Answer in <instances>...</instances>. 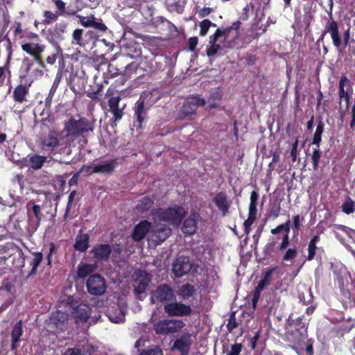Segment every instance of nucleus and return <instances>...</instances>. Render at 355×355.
Returning <instances> with one entry per match:
<instances>
[{
  "label": "nucleus",
  "instance_id": "nucleus-1",
  "mask_svg": "<svg viewBox=\"0 0 355 355\" xmlns=\"http://www.w3.org/2000/svg\"><path fill=\"white\" fill-rule=\"evenodd\" d=\"M241 22L237 21L224 30L218 28L216 32L209 36V47L207 49V55L209 57L215 55L220 49V44H224V47H233L234 44L230 43V36L236 37Z\"/></svg>",
  "mask_w": 355,
  "mask_h": 355
},
{
  "label": "nucleus",
  "instance_id": "nucleus-2",
  "mask_svg": "<svg viewBox=\"0 0 355 355\" xmlns=\"http://www.w3.org/2000/svg\"><path fill=\"white\" fill-rule=\"evenodd\" d=\"M94 130V123L86 118H80L76 120L71 118L64 123L63 132L64 138L67 139L68 144L70 146L74 138L81 134L92 132Z\"/></svg>",
  "mask_w": 355,
  "mask_h": 355
},
{
  "label": "nucleus",
  "instance_id": "nucleus-3",
  "mask_svg": "<svg viewBox=\"0 0 355 355\" xmlns=\"http://www.w3.org/2000/svg\"><path fill=\"white\" fill-rule=\"evenodd\" d=\"M187 211L178 205L171 206L166 209H159L153 212L155 223L166 222L169 225L178 227L180 225Z\"/></svg>",
  "mask_w": 355,
  "mask_h": 355
},
{
  "label": "nucleus",
  "instance_id": "nucleus-4",
  "mask_svg": "<svg viewBox=\"0 0 355 355\" xmlns=\"http://www.w3.org/2000/svg\"><path fill=\"white\" fill-rule=\"evenodd\" d=\"M185 326V323L180 319H164L155 321L153 328L158 335L168 336L179 332Z\"/></svg>",
  "mask_w": 355,
  "mask_h": 355
},
{
  "label": "nucleus",
  "instance_id": "nucleus-5",
  "mask_svg": "<svg viewBox=\"0 0 355 355\" xmlns=\"http://www.w3.org/2000/svg\"><path fill=\"white\" fill-rule=\"evenodd\" d=\"M21 47L24 51L33 58L42 55L46 49V46L41 42L39 36L33 33H30L27 35V38L23 40Z\"/></svg>",
  "mask_w": 355,
  "mask_h": 355
},
{
  "label": "nucleus",
  "instance_id": "nucleus-6",
  "mask_svg": "<svg viewBox=\"0 0 355 355\" xmlns=\"http://www.w3.org/2000/svg\"><path fill=\"white\" fill-rule=\"evenodd\" d=\"M59 147H60V152L65 148H68L67 154L71 153V150L69 149V146L68 144V140L67 139L64 138V135H61L58 139V135L55 132H50L42 140V148L46 151H53Z\"/></svg>",
  "mask_w": 355,
  "mask_h": 355
},
{
  "label": "nucleus",
  "instance_id": "nucleus-7",
  "mask_svg": "<svg viewBox=\"0 0 355 355\" xmlns=\"http://www.w3.org/2000/svg\"><path fill=\"white\" fill-rule=\"evenodd\" d=\"M333 232L335 236L355 254V231L346 226L335 225Z\"/></svg>",
  "mask_w": 355,
  "mask_h": 355
},
{
  "label": "nucleus",
  "instance_id": "nucleus-8",
  "mask_svg": "<svg viewBox=\"0 0 355 355\" xmlns=\"http://www.w3.org/2000/svg\"><path fill=\"white\" fill-rule=\"evenodd\" d=\"M67 303L73 308L71 314L76 324L80 325L87 321L90 315L91 309L87 304H80L76 305V303L73 302V297L72 296L68 297Z\"/></svg>",
  "mask_w": 355,
  "mask_h": 355
},
{
  "label": "nucleus",
  "instance_id": "nucleus-9",
  "mask_svg": "<svg viewBox=\"0 0 355 355\" xmlns=\"http://www.w3.org/2000/svg\"><path fill=\"white\" fill-rule=\"evenodd\" d=\"M133 280L135 293L137 297L141 300L143 298L141 295L145 293L151 281V275L145 270H139L135 272Z\"/></svg>",
  "mask_w": 355,
  "mask_h": 355
},
{
  "label": "nucleus",
  "instance_id": "nucleus-10",
  "mask_svg": "<svg viewBox=\"0 0 355 355\" xmlns=\"http://www.w3.org/2000/svg\"><path fill=\"white\" fill-rule=\"evenodd\" d=\"M155 227L150 232L148 236L149 242L157 245L164 241L171 234V230L166 225H162L161 223H155Z\"/></svg>",
  "mask_w": 355,
  "mask_h": 355
},
{
  "label": "nucleus",
  "instance_id": "nucleus-11",
  "mask_svg": "<svg viewBox=\"0 0 355 355\" xmlns=\"http://www.w3.org/2000/svg\"><path fill=\"white\" fill-rule=\"evenodd\" d=\"M164 309L165 313L169 316H188L191 313V308L190 306L178 301L166 303L164 306Z\"/></svg>",
  "mask_w": 355,
  "mask_h": 355
},
{
  "label": "nucleus",
  "instance_id": "nucleus-12",
  "mask_svg": "<svg viewBox=\"0 0 355 355\" xmlns=\"http://www.w3.org/2000/svg\"><path fill=\"white\" fill-rule=\"evenodd\" d=\"M175 299L173 289L167 284L159 286L152 293L150 301L153 304L170 301Z\"/></svg>",
  "mask_w": 355,
  "mask_h": 355
},
{
  "label": "nucleus",
  "instance_id": "nucleus-13",
  "mask_svg": "<svg viewBox=\"0 0 355 355\" xmlns=\"http://www.w3.org/2000/svg\"><path fill=\"white\" fill-rule=\"evenodd\" d=\"M87 287L92 295H99L105 293L106 284L104 279L99 275L89 276L87 281Z\"/></svg>",
  "mask_w": 355,
  "mask_h": 355
},
{
  "label": "nucleus",
  "instance_id": "nucleus-14",
  "mask_svg": "<svg viewBox=\"0 0 355 355\" xmlns=\"http://www.w3.org/2000/svg\"><path fill=\"white\" fill-rule=\"evenodd\" d=\"M67 320L68 315L65 312L59 310L52 313L49 320V330L52 331L63 330Z\"/></svg>",
  "mask_w": 355,
  "mask_h": 355
},
{
  "label": "nucleus",
  "instance_id": "nucleus-15",
  "mask_svg": "<svg viewBox=\"0 0 355 355\" xmlns=\"http://www.w3.org/2000/svg\"><path fill=\"white\" fill-rule=\"evenodd\" d=\"M192 335L189 332H184L173 343V349L178 351L181 355H188L190 347L192 344Z\"/></svg>",
  "mask_w": 355,
  "mask_h": 355
},
{
  "label": "nucleus",
  "instance_id": "nucleus-16",
  "mask_svg": "<svg viewBox=\"0 0 355 355\" xmlns=\"http://www.w3.org/2000/svg\"><path fill=\"white\" fill-rule=\"evenodd\" d=\"M205 100L199 96H189L182 107V113L185 116L191 115L195 113L197 107L205 105Z\"/></svg>",
  "mask_w": 355,
  "mask_h": 355
},
{
  "label": "nucleus",
  "instance_id": "nucleus-17",
  "mask_svg": "<svg viewBox=\"0 0 355 355\" xmlns=\"http://www.w3.org/2000/svg\"><path fill=\"white\" fill-rule=\"evenodd\" d=\"M191 269V263L187 257H178L173 265V270L175 275L181 277L188 273Z\"/></svg>",
  "mask_w": 355,
  "mask_h": 355
},
{
  "label": "nucleus",
  "instance_id": "nucleus-18",
  "mask_svg": "<svg viewBox=\"0 0 355 355\" xmlns=\"http://www.w3.org/2000/svg\"><path fill=\"white\" fill-rule=\"evenodd\" d=\"M326 33L330 34L334 45L337 49L340 48L341 46V40L339 35L338 24L336 21L332 19L327 24L325 31L322 33V37Z\"/></svg>",
  "mask_w": 355,
  "mask_h": 355
},
{
  "label": "nucleus",
  "instance_id": "nucleus-19",
  "mask_svg": "<svg viewBox=\"0 0 355 355\" xmlns=\"http://www.w3.org/2000/svg\"><path fill=\"white\" fill-rule=\"evenodd\" d=\"M352 93L351 83L345 77H341L339 81V98L340 101H344L346 104V107L349 106V95Z\"/></svg>",
  "mask_w": 355,
  "mask_h": 355
},
{
  "label": "nucleus",
  "instance_id": "nucleus-20",
  "mask_svg": "<svg viewBox=\"0 0 355 355\" xmlns=\"http://www.w3.org/2000/svg\"><path fill=\"white\" fill-rule=\"evenodd\" d=\"M125 310L126 306L125 305H117L115 308L112 307L108 309L107 315L111 322L119 323L124 320Z\"/></svg>",
  "mask_w": 355,
  "mask_h": 355
},
{
  "label": "nucleus",
  "instance_id": "nucleus-21",
  "mask_svg": "<svg viewBox=\"0 0 355 355\" xmlns=\"http://www.w3.org/2000/svg\"><path fill=\"white\" fill-rule=\"evenodd\" d=\"M200 216L198 213L191 214L189 218H187L182 226V231L187 234H193L196 232L197 228L198 221L200 220Z\"/></svg>",
  "mask_w": 355,
  "mask_h": 355
},
{
  "label": "nucleus",
  "instance_id": "nucleus-22",
  "mask_svg": "<svg viewBox=\"0 0 355 355\" xmlns=\"http://www.w3.org/2000/svg\"><path fill=\"white\" fill-rule=\"evenodd\" d=\"M114 168V162L103 161L89 166L87 171L89 173H107L112 172Z\"/></svg>",
  "mask_w": 355,
  "mask_h": 355
},
{
  "label": "nucleus",
  "instance_id": "nucleus-23",
  "mask_svg": "<svg viewBox=\"0 0 355 355\" xmlns=\"http://www.w3.org/2000/svg\"><path fill=\"white\" fill-rule=\"evenodd\" d=\"M151 228L150 223L147 220L141 221L139 223L134 230L132 234V239L135 241H139L144 239L147 233L150 234Z\"/></svg>",
  "mask_w": 355,
  "mask_h": 355
},
{
  "label": "nucleus",
  "instance_id": "nucleus-24",
  "mask_svg": "<svg viewBox=\"0 0 355 355\" xmlns=\"http://www.w3.org/2000/svg\"><path fill=\"white\" fill-rule=\"evenodd\" d=\"M214 202L223 216L229 213V208L231 205V200H229L227 196L223 193H218L214 198Z\"/></svg>",
  "mask_w": 355,
  "mask_h": 355
},
{
  "label": "nucleus",
  "instance_id": "nucleus-25",
  "mask_svg": "<svg viewBox=\"0 0 355 355\" xmlns=\"http://www.w3.org/2000/svg\"><path fill=\"white\" fill-rule=\"evenodd\" d=\"M120 101V96L112 97L108 101L110 111L113 114L115 121L121 120L123 114V110L125 106L122 108L119 107Z\"/></svg>",
  "mask_w": 355,
  "mask_h": 355
},
{
  "label": "nucleus",
  "instance_id": "nucleus-26",
  "mask_svg": "<svg viewBox=\"0 0 355 355\" xmlns=\"http://www.w3.org/2000/svg\"><path fill=\"white\" fill-rule=\"evenodd\" d=\"M148 109L149 106L145 104L144 101L137 102L135 107V116L139 123V128H141V124L146 118V111Z\"/></svg>",
  "mask_w": 355,
  "mask_h": 355
},
{
  "label": "nucleus",
  "instance_id": "nucleus-27",
  "mask_svg": "<svg viewBox=\"0 0 355 355\" xmlns=\"http://www.w3.org/2000/svg\"><path fill=\"white\" fill-rule=\"evenodd\" d=\"M46 161V157L37 154L29 155L26 159V162H28V165L33 169L41 168Z\"/></svg>",
  "mask_w": 355,
  "mask_h": 355
},
{
  "label": "nucleus",
  "instance_id": "nucleus-28",
  "mask_svg": "<svg viewBox=\"0 0 355 355\" xmlns=\"http://www.w3.org/2000/svg\"><path fill=\"white\" fill-rule=\"evenodd\" d=\"M196 291L194 286L190 284H185L179 288L177 294L180 298L187 300L193 297Z\"/></svg>",
  "mask_w": 355,
  "mask_h": 355
},
{
  "label": "nucleus",
  "instance_id": "nucleus-29",
  "mask_svg": "<svg viewBox=\"0 0 355 355\" xmlns=\"http://www.w3.org/2000/svg\"><path fill=\"white\" fill-rule=\"evenodd\" d=\"M92 253L98 259H106L111 253V248L108 245H99L92 250Z\"/></svg>",
  "mask_w": 355,
  "mask_h": 355
},
{
  "label": "nucleus",
  "instance_id": "nucleus-30",
  "mask_svg": "<svg viewBox=\"0 0 355 355\" xmlns=\"http://www.w3.org/2000/svg\"><path fill=\"white\" fill-rule=\"evenodd\" d=\"M23 333L21 322H18L13 327L11 333L12 338V349H16V344L19 341V338L21 336Z\"/></svg>",
  "mask_w": 355,
  "mask_h": 355
},
{
  "label": "nucleus",
  "instance_id": "nucleus-31",
  "mask_svg": "<svg viewBox=\"0 0 355 355\" xmlns=\"http://www.w3.org/2000/svg\"><path fill=\"white\" fill-rule=\"evenodd\" d=\"M89 236L87 234H80L77 236L74 248L79 251H85L88 248Z\"/></svg>",
  "mask_w": 355,
  "mask_h": 355
},
{
  "label": "nucleus",
  "instance_id": "nucleus-32",
  "mask_svg": "<svg viewBox=\"0 0 355 355\" xmlns=\"http://www.w3.org/2000/svg\"><path fill=\"white\" fill-rule=\"evenodd\" d=\"M96 269L95 264H87L80 263L78 266V276L80 278H85L88 275L92 273Z\"/></svg>",
  "mask_w": 355,
  "mask_h": 355
},
{
  "label": "nucleus",
  "instance_id": "nucleus-33",
  "mask_svg": "<svg viewBox=\"0 0 355 355\" xmlns=\"http://www.w3.org/2000/svg\"><path fill=\"white\" fill-rule=\"evenodd\" d=\"M222 94L218 89L213 91L207 100L210 108H216L220 105Z\"/></svg>",
  "mask_w": 355,
  "mask_h": 355
},
{
  "label": "nucleus",
  "instance_id": "nucleus-34",
  "mask_svg": "<svg viewBox=\"0 0 355 355\" xmlns=\"http://www.w3.org/2000/svg\"><path fill=\"white\" fill-rule=\"evenodd\" d=\"M28 88L22 85H18L14 90L13 96L16 101L21 103L28 94Z\"/></svg>",
  "mask_w": 355,
  "mask_h": 355
},
{
  "label": "nucleus",
  "instance_id": "nucleus-35",
  "mask_svg": "<svg viewBox=\"0 0 355 355\" xmlns=\"http://www.w3.org/2000/svg\"><path fill=\"white\" fill-rule=\"evenodd\" d=\"M84 30L82 28H76L72 33L71 44L78 46H83L85 45L83 40Z\"/></svg>",
  "mask_w": 355,
  "mask_h": 355
},
{
  "label": "nucleus",
  "instance_id": "nucleus-36",
  "mask_svg": "<svg viewBox=\"0 0 355 355\" xmlns=\"http://www.w3.org/2000/svg\"><path fill=\"white\" fill-rule=\"evenodd\" d=\"M153 204V199L149 196H144L139 200L137 205V209L139 211H144L149 209Z\"/></svg>",
  "mask_w": 355,
  "mask_h": 355
},
{
  "label": "nucleus",
  "instance_id": "nucleus-37",
  "mask_svg": "<svg viewBox=\"0 0 355 355\" xmlns=\"http://www.w3.org/2000/svg\"><path fill=\"white\" fill-rule=\"evenodd\" d=\"M27 209H28V210L29 209H31L32 211L33 212V214L37 219V225H39L40 223V220L42 219V216L40 206L38 205L34 204L33 201H30L27 204Z\"/></svg>",
  "mask_w": 355,
  "mask_h": 355
},
{
  "label": "nucleus",
  "instance_id": "nucleus-38",
  "mask_svg": "<svg viewBox=\"0 0 355 355\" xmlns=\"http://www.w3.org/2000/svg\"><path fill=\"white\" fill-rule=\"evenodd\" d=\"M33 259L31 263V265L32 266V269L31 271V275L35 274L36 272V271L37 270V267L40 264V263L43 259V256L41 252H34V253H33Z\"/></svg>",
  "mask_w": 355,
  "mask_h": 355
},
{
  "label": "nucleus",
  "instance_id": "nucleus-39",
  "mask_svg": "<svg viewBox=\"0 0 355 355\" xmlns=\"http://www.w3.org/2000/svg\"><path fill=\"white\" fill-rule=\"evenodd\" d=\"M257 211L249 210L248 218L243 223L245 233L248 234L250 231V226L256 218Z\"/></svg>",
  "mask_w": 355,
  "mask_h": 355
},
{
  "label": "nucleus",
  "instance_id": "nucleus-40",
  "mask_svg": "<svg viewBox=\"0 0 355 355\" xmlns=\"http://www.w3.org/2000/svg\"><path fill=\"white\" fill-rule=\"evenodd\" d=\"M323 130H324V124L322 123V122L320 121L318 124L315 132L314 133L313 139V141H312L313 144L317 145L318 146H319V144L321 141V138H322L321 135H322Z\"/></svg>",
  "mask_w": 355,
  "mask_h": 355
},
{
  "label": "nucleus",
  "instance_id": "nucleus-41",
  "mask_svg": "<svg viewBox=\"0 0 355 355\" xmlns=\"http://www.w3.org/2000/svg\"><path fill=\"white\" fill-rule=\"evenodd\" d=\"M318 241H319V236H315L309 242V247H308V250H309L308 259L309 260H311L313 259V257L315 254L316 243Z\"/></svg>",
  "mask_w": 355,
  "mask_h": 355
},
{
  "label": "nucleus",
  "instance_id": "nucleus-42",
  "mask_svg": "<svg viewBox=\"0 0 355 355\" xmlns=\"http://www.w3.org/2000/svg\"><path fill=\"white\" fill-rule=\"evenodd\" d=\"M43 16L44 17V23L49 24L55 21L60 15L57 12L54 13L51 11L46 10L44 12Z\"/></svg>",
  "mask_w": 355,
  "mask_h": 355
},
{
  "label": "nucleus",
  "instance_id": "nucleus-43",
  "mask_svg": "<svg viewBox=\"0 0 355 355\" xmlns=\"http://www.w3.org/2000/svg\"><path fill=\"white\" fill-rule=\"evenodd\" d=\"M211 26H216V24L211 23L209 19H204L200 23V35L201 36H205L208 33V31Z\"/></svg>",
  "mask_w": 355,
  "mask_h": 355
},
{
  "label": "nucleus",
  "instance_id": "nucleus-44",
  "mask_svg": "<svg viewBox=\"0 0 355 355\" xmlns=\"http://www.w3.org/2000/svg\"><path fill=\"white\" fill-rule=\"evenodd\" d=\"M53 1L55 3V6L57 8L56 12L60 16L65 15L67 13V11L66 10V3L64 2L62 0H53Z\"/></svg>",
  "mask_w": 355,
  "mask_h": 355
},
{
  "label": "nucleus",
  "instance_id": "nucleus-45",
  "mask_svg": "<svg viewBox=\"0 0 355 355\" xmlns=\"http://www.w3.org/2000/svg\"><path fill=\"white\" fill-rule=\"evenodd\" d=\"M67 24L65 22L57 24L54 28L55 35L58 37L62 38V35L67 32Z\"/></svg>",
  "mask_w": 355,
  "mask_h": 355
},
{
  "label": "nucleus",
  "instance_id": "nucleus-46",
  "mask_svg": "<svg viewBox=\"0 0 355 355\" xmlns=\"http://www.w3.org/2000/svg\"><path fill=\"white\" fill-rule=\"evenodd\" d=\"M297 252L295 248H288L283 256V260L285 261H292L297 257Z\"/></svg>",
  "mask_w": 355,
  "mask_h": 355
},
{
  "label": "nucleus",
  "instance_id": "nucleus-47",
  "mask_svg": "<svg viewBox=\"0 0 355 355\" xmlns=\"http://www.w3.org/2000/svg\"><path fill=\"white\" fill-rule=\"evenodd\" d=\"M342 210L347 214H349L354 211V202L351 200H347L342 205Z\"/></svg>",
  "mask_w": 355,
  "mask_h": 355
},
{
  "label": "nucleus",
  "instance_id": "nucleus-48",
  "mask_svg": "<svg viewBox=\"0 0 355 355\" xmlns=\"http://www.w3.org/2000/svg\"><path fill=\"white\" fill-rule=\"evenodd\" d=\"M320 157H321V152L319 150V148H317L313 149L311 159H312L314 169H316L318 168Z\"/></svg>",
  "mask_w": 355,
  "mask_h": 355
},
{
  "label": "nucleus",
  "instance_id": "nucleus-49",
  "mask_svg": "<svg viewBox=\"0 0 355 355\" xmlns=\"http://www.w3.org/2000/svg\"><path fill=\"white\" fill-rule=\"evenodd\" d=\"M258 197H259V196L256 191H252L251 193L249 210L257 211V201Z\"/></svg>",
  "mask_w": 355,
  "mask_h": 355
},
{
  "label": "nucleus",
  "instance_id": "nucleus-50",
  "mask_svg": "<svg viewBox=\"0 0 355 355\" xmlns=\"http://www.w3.org/2000/svg\"><path fill=\"white\" fill-rule=\"evenodd\" d=\"M140 355H163L162 350L157 347H155L153 348H148L144 350Z\"/></svg>",
  "mask_w": 355,
  "mask_h": 355
},
{
  "label": "nucleus",
  "instance_id": "nucleus-51",
  "mask_svg": "<svg viewBox=\"0 0 355 355\" xmlns=\"http://www.w3.org/2000/svg\"><path fill=\"white\" fill-rule=\"evenodd\" d=\"M149 0H126V4L135 9L139 8L143 3L147 2Z\"/></svg>",
  "mask_w": 355,
  "mask_h": 355
},
{
  "label": "nucleus",
  "instance_id": "nucleus-52",
  "mask_svg": "<svg viewBox=\"0 0 355 355\" xmlns=\"http://www.w3.org/2000/svg\"><path fill=\"white\" fill-rule=\"evenodd\" d=\"M298 142H299L298 139H296L295 141H294V143L292 145V149H291V155L292 157V161L293 162H295L296 161L297 157V155H298V151H297Z\"/></svg>",
  "mask_w": 355,
  "mask_h": 355
},
{
  "label": "nucleus",
  "instance_id": "nucleus-53",
  "mask_svg": "<svg viewBox=\"0 0 355 355\" xmlns=\"http://www.w3.org/2000/svg\"><path fill=\"white\" fill-rule=\"evenodd\" d=\"M80 24L85 27H93L94 20L92 19L86 18L83 16H78Z\"/></svg>",
  "mask_w": 355,
  "mask_h": 355
},
{
  "label": "nucleus",
  "instance_id": "nucleus-54",
  "mask_svg": "<svg viewBox=\"0 0 355 355\" xmlns=\"http://www.w3.org/2000/svg\"><path fill=\"white\" fill-rule=\"evenodd\" d=\"M60 80H61V76L59 74H57V76L53 81V83L52 85V87L50 89L49 94L53 96L55 94V92L56 89H58V87L60 83Z\"/></svg>",
  "mask_w": 355,
  "mask_h": 355
},
{
  "label": "nucleus",
  "instance_id": "nucleus-55",
  "mask_svg": "<svg viewBox=\"0 0 355 355\" xmlns=\"http://www.w3.org/2000/svg\"><path fill=\"white\" fill-rule=\"evenodd\" d=\"M300 227V216L299 215H296L293 217V230L295 234H298V231Z\"/></svg>",
  "mask_w": 355,
  "mask_h": 355
},
{
  "label": "nucleus",
  "instance_id": "nucleus-56",
  "mask_svg": "<svg viewBox=\"0 0 355 355\" xmlns=\"http://www.w3.org/2000/svg\"><path fill=\"white\" fill-rule=\"evenodd\" d=\"M242 346L241 344L233 345L230 352L227 355H239Z\"/></svg>",
  "mask_w": 355,
  "mask_h": 355
},
{
  "label": "nucleus",
  "instance_id": "nucleus-57",
  "mask_svg": "<svg viewBox=\"0 0 355 355\" xmlns=\"http://www.w3.org/2000/svg\"><path fill=\"white\" fill-rule=\"evenodd\" d=\"M288 244H289V237H288V236H287V234H284V236L282 239V241L278 248L279 250L283 251V250H286V248L288 247Z\"/></svg>",
  "mask_w": 355,
  "mask_h": 355
},
{
  "label": "nucleus",
  "instance_id": "nucleus-58",
  "mask_svg": "<svg viewBox=\"0 0 355 355\" xmlns=\"http://www.w3.org/2000/svg\"><path fill=\"white\" fill-rule=\"evenodd\" d=\"M198 39L197 37H193L189 38V42H188L189 49L190 51H193L198 44Z\"/></svg>",
  "mask_w": 355,
  "mask_h": 355
},
{
  "label": "nucleus",
  "instance_id": "nucleus-59",
  "mask_svg": "<svg viewBox=\"0 0 355 355\" xmlns=\"http://www.w3.org/2000/svg\"><path fill=\"white\" fill-rule=\"evenodd\" d=\"M212 11H213V9L211 8L205 7L199 11L198 15L200 17L202 18V17H205L209 15Z\"/></svg>",
  "mask_w": 355,
  "mask_h": 355
},
{
  "label": "nucleus",
  "instance_id": "nucleus-60",
  "mask_svg": "<svg viewBox=\"0 0 355 355\" xmlns=\"http://www.w3.org/2000/svg\"><path fill=\"white\" fill-rule=\"evenodd\" d=\"M275 268H271V269L267 270L265 272L263 279L266 280V282L268 284H269L270 282L271 281V277H272V274L275 272Z\"/></svg>",
  "mask_w": 355,
  "mask_h": 355
},
{
  "label": "nucleus",
  "instance_id": "nucleus-61",
  "mask_svg": "<svg viewBox=\"0 0 355 355\" xmlns=\"http://www.w3.org/2000/svg\"><path fill=\"white\" fill-rule=\"evenodd\" d=\"M76 195V191H73L70 193V194L68 197V204H67V209H66V213H67L68 211L69 210L70 205L72 203Z\"/></svg>",
  "mask_w": 355,
  "mask_h": 355
},
{
  "label": "nucleus",
  "instance_id": "nucleus-62",
  "mask_svg": "<svg viewBox=\"0 0 355 355\" xmlns=\"http://www.w3.org/2000/svg\"><path fill=\"white\" fill-rule=\"evenodd\" d=\"M280 207L276 206L272 208L270 216L273 217V218H277L279 215Z\"/></svg>",
  "mask_w": 355,
  "mask_h": 355
},
{
  "label": "nucleus",
  "instance_id": "nucleus-63",
  "mask_svg": "<svg viewBox=\"0 0 355 355\" xmlns=\"http://www.w3.org/2000/svg\"><path fill=\"white\" fill-rule=\"evenodd\" d=\"M268 284H268V283L266 282V280H264V279H262L259 282V284H258L257 286V287H256V288H255V291H259V292H261V291L263 289V288H264L266 286L268 285Z\"/></svg>",
  "mask_w": 355,
  "mask_h": 355
},
{
  "label": "nucleus",
  "instance_id": "nucleus-64",
  "mask_svg": "<svg viewBox=\"0 0 355 355\" xmlns=\"http://www.w3.org/2000/svg\"><path fill=\"white\" fill-rule=\"evenodd\" d=\"M268 284H268V283L266 282V280H264V279H262L259 282V284H258L257 286V287H256V288H255V291H259V292H261V291L263 289V288H264L266 286L268 285Z\"/></svg>",
  "mask_w": 355,
  "mask_h": 355
}]
</instances>
